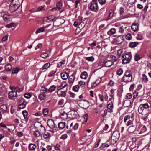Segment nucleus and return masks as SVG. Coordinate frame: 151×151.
Returning a JSON list of instances; mask_svg holds the SVG:
<instances>
[{"label":"nucleus","instance_id":"nucleus-1","mask_svg":"<svg viewBox=\"0 0 151 151\" xmlns=\"http://www.w3.org/2000/svg\"><path fill=\"white\" fill-rule=\"evenodd\" d=\"M132 58V55L130 52L127 54H124L122 57V60L124 64H127L129 62Z\"/></svg>","mask_w":151,"mask_h":151},{"label":"nucleus","instance_id":"nucleus-2","mask_svg":"<svg viewBox=\"0 0 151 151\" xmlns=\"http://www.w3.org/2000/svg\"><path fill=\"white\" fill-rule=\"evenodd\" d=\"M90 9L92 11L97 12L98 10V2L97 1L93 0L89 7Z\"/></svg>","mask_w":151,"mask_h":151},{"label":"nucleus","instance_id":"nucleus-3","mask_svg":"<svg viewBox=\"0 0 151 151\" xmlns=\"http://www.w3.org/2000/svg\"><path fill=\"white\" fill-rule=\"evenodd\" d=\"M123 79L125 82H129L131 81L132 78L130 72L128 71H126L123 77Z\"/></svg>","mask_w":151,"mask_h":151},{"label":"nucleus","instance_id":"nucleus-4","mask_svg":"<svg viewBox=\"0 0 151 151\" xmlns=\"http://www.w3.org/2000/svg\"><path fill=\"white\" fill-rule=\"evenodd\" d=\"M78 103L80 107L84 109L88 108L90 106L88 102L84 100H79Z\"/></svg>","mask_w":151,"mask_h":151},{"label":"nucleus","instance_id":"nucleus-5","mask_svg":"<svg viewBox=\"0 0 151 151\" xmlns=\"http://www.w3.org/2000/svg\"><path fill=\"white\" fill-rule=\"evenodd\" d=\"M68 117L73 119H76L78 118L79 115L77 112L72 110L70 111L68 113Z\"/></svg>","mask_w":151,"mask_h":151},{"label":"nucleus","instance_id":"nucleus-6","mask_svg":"<svg viewBox=\"0 0 151 151\" xmlns=\"http://www.w3.org/2000/svg\"><path fill=\"white\" fill-rule=\"evenodd\" d=\"M136 130L138 132V134H140L145 132L147 130V128L145 126L139 124L137 127Z\"/></svg>","mask_w":151,"mask_h":151},{"label":"nucleus","instance_id":"nucleus-7","mask_svg":"<svg viewBox=\"0 0 151 151\" xmlns=\"http://www.w3.org/2000/svg\"><path fill=\"white\" fill-rule=\"evenodd\" d=\"M27 102L25 99L23 98L21 99L19 104V107L20 109H23L26 107Z\"/></svg>","mask_w":151,"mask_h":151},{"label":"nucleus","instance_id":"nucleus-8","mask_svg":"<svg viewBox=\"0 0 151 151\" xmlns=\"http://www.w3.org/2000/svg\"><path fill=\"white\" fill-rule=\"evenodd\" d=\"M88 21V19L84 18L82 19L81 22L79 24L78 26L79 28H83L86 24Z\"/></svg>","mask_w":151,"mask_h":151},{"label":"nucleus","instance_id":"nucleus-9","mask_svg":"<svg viewBox=\"0 0 151 151\" xmlns=\"http://www.w3.org/2000/svg\"><path fill=\"white\" fill-rule=\"evenodd\" d=\"M10 1L12 2V4L17 6V9H20V11H18L17 12V13H19L21 10V8L20 7V2L19 0H10Z\"/></svg>","mask_w":151,"mask_h":151},{"label":"nucleus","instance_id":"nucleus-10","mask_svg":"<svg viewBox=\"0 0 151 151\" xmlns=\"http://www.w3.org/2000/svg\"><path fill=\"white\" fill-rule=\"evenodd\" d=\"M47 124L51 129H53L55 127L54 122L52 119H48L47 121Z\"/></svg>","mask_w":151,"mask_h":151},{"label":"nucleus","instance_id":"nucleus-11","mask_svg":"<svg viewBox=\"0 0 151 151\" xmlns=\"http://www.w3.org/2000/svg\"><path fill=\"white\" fill-rule=\"evenodd\" d=\"M17 96L16 91L14 90L10 92L9 94V98L11 99L13 97H16Z\"/></svg>","mask_w":151,"mask_h":151},{"label":"nucleus","instance_id":"nucleus-12","mask_svg":"<svg viewBox=\"0 0 151 151\" xmlns=\"http://www.w3.org/2000/svg\"><path fill=\"white\" fill-rule=\"evenodd\" d=\"M136 126L135 125H132L130 126L128 129V131L129 132L132 133L136 129Z\"/></svg>","mask_w":151,"mask_h":151},{"label":"nucleus","instance_id":"nucleus-13","mask_svg":"<svg viewBox=\"0 0 151 151\" xmlns=\"http://www.w3.org/2000/svg\"><path fill=\"white\" fill-rule=\"evenodd\" d=\"M123 41L124 40L122 36H119L117 38L116 42L117 44L119 45L122 43Z\"/></svg>","mask_w":151,"mask_h":151},{"label":"nucleus","instance_id":"nucleus-14","mask_svg":"<svg viewBox=\"0 0 151 151\" xmlns=\"http://www.w3.org/2000/svg\"><path fill=\"white\" fill-rule=\"evenodd\" d=\"M62 78L64 80L67 79L69 76V73H63L60 74Z\"/></svg>","mask_w":151,"mask_h":151},{"label":"nucleus","instance_id":"nucleus-15","mask_svg":"<svg viewBox=\"0 0 151 151\" xmlns=\"http://www.w3.org/2000/svg\"><path fill=\"white\" fill-rule=\"evenodd\" d=\"M116 29L114 28L111 29L108 32L107 34L109 35H112L115 34Z\"/></svg>","mask_w":151,"mask_h":151},{"label":"nucleus","instance_id":"nucleus-16","mask_svg":"<svg viewBox=\"0 0 151 151\" xmlns=\"http://www.w3.org/2000/svg\"><path fill=\"white\" fill-rule=\"evenodd\" d=\"M50 55V52L48 51H47L45 53L41 54L40 56L44 59H45Z\"/></svg>","mask_w":151,"mask_h":151},{"label":"nucleus","instance_id":"nucleus-17","mask_svg":"<svg viewBox=\"0 0 151 151\" xmlns=\"http://www.w3.org/2000/svg\"><path fill=\"white\" fill-rule=\"evenodd\" d=\"M65 91H59L57 92V94L59 96L63 97H64L66 95V93Z\"/></svg>","mask_w":151,"mask_h":151},{"label":"nucleus","instance_id":"nucleus-18","mask_svg":"<svg viewBox=\"0 0 151 151\" xmlns=\"http://www.w3.org/2000/svg\"><path fill=\"white\" fill-rule=\"evenodd\" d=\"M119 132L117 131L114 132L111 137L116 138L118 139L119 136Z\"/></svg>","mask_w":151,"mask_h":151},{"label":"nucleus","instance_id":"nucleus-19","mask_svg":"<svg viewBox=\"0 0 151 151\" xmlns=\"http://www.w3.org/2000/svg\"><path fill=\"white\" fill-rule=\"evenodd\" d=\"M107 108L110 110L108 111V112L111 113L113 112L112 109L113 108V105L112 102H110L108 104Z\"/></svg>","mask_w":151,"mask_h":151},{"label":"nucleus","instance_id":"nucleus-20","mask_svg":"<svg viewBox=\"0 0 151 151\" xmlns=\"http://www.w3.org/2000/svg\"><path fill=\"white\" fill-rule=\"evenodd\" d=\"M113 62L111 60H109L106 61L105 63V66L109 67L111 66L113 64Z\"/></svg>","mask_w":151,"mask_h":151},{"label":"nucleus","instance_id":"nucleus-21","mask_svg":"<svg viewBox=\"0 0 151 151\" xmlns=\"http://www.w3.org/2000/svg\"><path fill=\"white\" fill-rule=\"evenodd\" d=\"M65 125V123L64 122H61L58 124V127L60 129H62Z\"/></svg>","mask_w":151,"mask_h":151},{"label":"nucleus","instance_id":"nucleus-22","mask_svg":"<svg viewBox=\"0 0 151 151\" xmlns=\"http://www.w3.org/2000/svg\"><path fill=\"white\" fill-rule=\"evenodd\" d=\"M36 147V146L35 144L30 143L29 144L28 148L32 151H35Z\"/></svg>","mask_w":151,"mask_h":151},{"label":"nucleus","instance_id":"nucleus-23","mask_svg":"<svg viewBox=\"0 0 151 151\" xmlns=\"http://www.w3.org/2000/svg\"><path fill=\"white\" fill-rule=\"evenodd\" d=\"M2 16L3 17L4 21H7L9 20L10 17L9 15L6 14H5L3 15H2Z\"/></svg>","mask_w":151,"mask_h":151},{"label":"nucleus","instance_id":"nucleus-24","mask_svg":"<svg viewBox=\"0 0 151 151\" xmlns=\"http://www.w3.org/2000/svg\"><path fill=\"white\" fill-rule=\"evenodd\" d=\"M132 29L134 31H136L138 29L137 24L136 23H133L131 26Z\"/></svg>","mask_w":151,"mask_h":151},{"label":"nucleus","instance_id":"nucleus-25","mask_svg":"<svg viewBox=\"0 0 151 151\" xmlns=\"http://www.w3.org/2000/svg\"><path fill=\"white\" fill-rule=\"evenodd\" d=\"M87 76V73L85 71L81 73L80 76V78L82 79H86Z\"/></svg>","mask_w":151,"mask_h":151},{"label":"nucleus","instance_id":"nucleus-26","mask_svg":"<svg viewBox=\"0 0 151 151\" xmlns=\"http://www.w3.org/2000/svg\"><path fill=\"white\" fill-rule=\"evenodd\" d=\"M75 78L74 76L71 75L68 78V82L70 84H72L74 81Z\"/></svg>","mask_w":151,"mask_h":151},{"label":"nucleus","instance_id":"nucleus-27","mask_svg":"<svg viewBox=\"0 0 151 151\" xmlns=\"http://www.w3.org/2000/svg\"><path fill=\"white\" fill-rule=\"evenodd\" d=\"M61 86L62 87V88H65V91H67L68 88V85L67 83L65 82L62 83L61 84Z\"/></svg>","mask_w":151,"mask_h":151},{"label":"nucleus","instance_id":"nucleus-28","mask_svg":"<svg viewBox=\"0 0 151 151\" xmlns=\"http://www.w3.org/2000/svg\"><path fill=\"white\" fill-rule=\"evenodd\" d=\"M101 80V78H98L96 81L93 83L92 86V87H95L97 84H99Z\"/></svg>","mask_w":151,"mask_h":151},{"label":"nucleus","instance_id":"nucleus-29","mask_svg":"<svg viewBox=\"0 0 151 151\" xmlns=\"http://www.w3.org/2000/svg\"><path fill=\"white\" fill-rule=\"evenodd\" d=\"M118 140V139L111 137V144L113 145H114L116 143Z\"/></svg>","mask_w":151,"mask_h":151},{"label":"nucleus","instance_id":"nucleus-30","mask_svg":"<svg viewBox=\"0 0 151 151\" xmlns=\"http://www.w3.org/2000/svg\"><path fill=\"white\" fill-rule=\"evenodd\" d=\"M46 96V95L45 93H41L39 95L38 98L41 100H42L45 99Z\"/></svg>","mask_w":151,"mask_h":151},{"label":"nucleus","instance_id":"nucleus-31","mask_svg":"<svg viewBox=\"0 0 151 151\" xmlns=\"http://www.w3.org/2000/svg\"><path fill=\"white\" fill-rule=\"evenodd\" d=\"M50 66V64L49 63H45L43 66L41 68L42 70L46 69L49 68Z\"/></svg>","mask_w":151,"mask_h":151},{"label":"nucleus","instance_id":"nucleus-32","mask_svg":"<svg viewBox=\"0 0 151 151\" xmlns=\"http://www.w3.org/2000/svg\"><path fill=\"white\" fill-rule=\"evenodd\" d=\"M5 68L7 71H10L12 69V66L10 64H7L5 66Z\"/></svg>","mask_w":151,"mask_h":151},{"label":"nucleus","instance_id":"nucleus-33","mask_svg":"<svg viewBox=\"0 0 151 151\" xmlns=\"http://www.w3.org/2000/svg\"><path fill=\"white\" fill-rule=\"evenodd\" d=\"M51 136V135L50 133L47 132L44 134L43 137L45 139L47 140Z\"/></svg>","mask_w":151,"mask_h":151},{"label":"nucleus","instance_id":"nucleus-34","mask_svg":"<svg viewBox=\"0 0 151 151\" xmlns=\"http://www.w3.org/2000/svg\"><path fill=\"white\" fill-rule=\"evenodd\" d=\"M114 13V11L113 10L111 9L109 11V15L108 17V19H109L113 16Z\"/></svg>","mask_w":151,"mask_h":151},{"label":"nucleus","instance_id":"nucleus-35","mask_svg":"<svg viewBox=\"0 0 151 151\" xmlns=\"http://www.w3.org/2000/svg\"><path fill=\"white\" fill-rule=\"evenodd\" d=\"M45 28L44 27H42L39 28L36 31L35 33L36 34H37L38 33L44 32L45 31Z\"/></svg>","mask_w":151,"mask_h":151},{"label":"nucleus","instance_id":"nucleus-36","mask_svg":"<svg viewBox=\"0 0 151 151\" xmlns=\"http://www.w3.org/2000/svg\"><path fill=\"white\" fill-rule=\"evenodd\" d=\"M144 108L143 105L142 104H140L138 109V112L139 114H140L142 113L143 111L144 110Z\"/></svg>","mask_w":151,"mask_h":151},{"label":"nucleus","instance_id":"nucleus-37","mask_svg":"<svg viewBox=\"0 0 151 151\" xmlns=\"http://www.w3.org/2000/svg\"><path fill=\"white\" fill-rule=\"evenodd\" d=\"M83 117L84 119V121L83 122V124H85L86 123L88 119V114H85L83 116Z\"/></svg>","mask_w":151,"mask_h":151},{"label":"nucleus","instance_id":"nucleus-38","mask_svg":"<svg viewBox=\"0 0 151 151\" xmlns=\"http://www.w3.org/2000/svg\"><path fill=\"white\" fill-rule=\"evenodd\" d=\"M67 116H68V113L67 114L64 112H63L60 115V117L63 119L66 118Z\"/></svg>","mask_w":151,"mask_h":151},{"label":"nucleus","instance_id":"nucleus-39","mask_svg":"<svg viewBox=\"0 0 151 151\" xmlns=\"http://www.w3.org/2000/svg\"><path fill=\"white\" fill-rule=\"evenodd\" d=\"M19 9H17V6H16V5L14 4H13V5L12 6L11 8V10H12V12L17 11Z\"/></svg>","mask_w":151,"mask_h":151},{"label":"nucleus","instance_id":"nucleus-40","mask_svg":"<svg viewBox=\"0 0 151 151\" xmlns=\"http://www.w3.org/2000/svg\"><path fill=\"white\" fill-rule=\"evenodd\" d=\"M138 44L137 42H132L130 43L129 45L131 47H134L136 46Z\"/></svg>","mask_w":151,"mask_h":151},{"label":"nucleus","instance_id":"nucleus-41","mask_svg":"<svg viewBox=\"0 0 151 151\" xmlns=\"http://www.w3.org/2000/svg\"><path fill=\"white\" fill-rule=\"evenodd\" d=\"M141 78L142 80L145 82H147L148 81V79L147 76L144 74L142 75Z\"/></svg>","mask_w":151,"mask_h":151},{"label":"nucleus","instance_id":"nucleus-42","mask_svg":"<svg viewBox=\"0 0 151 151\" xmlns=\"http://www.w3.org/2000/svg\"><path fill=\"white\" fill-rule=\"evenodd\" d=\"M56 86L54 85L51 86L49 88V91L50 92H52L56 89Z\"/></svg>","mask_w":151,"mask_h":151},{"label":"nucleus","instance_id":"nucleus-43","mask_svg":"<svg viewBox=\"0 0 151 151\" xmlns=\"http://www.w3.org/2000/svg\"><path fill=\"white\" fill-rule=\"evenodd\" d=\"M61 21H62V20L61 19H57L55 21L54 23L55 24H56L57 23L61 22V23H60V24H58L57 25V26H59V25H60L63 23H61Z\"/></svg>","mask_w":151,"mask_h":151},{"label":"nucleus","instance_id":"nucleus-44","mask_svg":"<svg viewBox=\"0 0 151 151\" xmlns=\"http://www.w3.org/2000/svg\"><path fill=\"white\" fill-rule=\"evenodd\" d=\"M79 88V86L78 85H75L73 87V90L75 92H78Z\"/></svg>","mask_w":151,"mask_h":151},{"label":"nucleus","instance_id":"nucleus-45","mask_svg":"<svg viewBox=\"0 0 151 151\" xmlns=\"http://www.w3.org/2000/svg\"><path fill=\"white\" fill-rule=\"evenodd\" d=\"M94 58L93 56L86 57V59L89 61H93L94 60Z\"/></svg>","mask_w":151,"mask_h":151},{"label":"nucleus","instance_id":"nucleus-46","mask_svg":"<svg viewBox=\"0 0 151 151\" xmlns=\"http://www.w3.org/2000/svg\"><path fill=\"white\" fill-rule=\"evenodd\" d=\"M22 113L23 115V116L25 119L27 118L28 116V112L26 110H24L22 112Z\"/></svg>","mask_w":151,"mask_h":151},{"label":"nucleus","instance_id":"nucleus-47","mask_svg":"<svg viewBox=\"0 0 151 151\" xmlns=\"http://www.w3.org/2000/svg\"><path fill=\"white\" fill-rule=\"evenodd\" d=\"M19 70V68H15L13 69L12 73L13 74H16L18 73Z\"/></svg>","mask_w":151,"mask_h":151},{"label":"nucleus","instance_id":"nucleus-48","mask_svg":"<svg viewBox=\"0 0 151 151\" xmlns=\"http://www.w3.org/2000/svg\"><path fill=\"white\" fill-rule=\"evenodd\" d=\"M123 73V70L122 69L120 68L117 71V74L119 76L121 75Z\"/></svg>","mask_w":151,"mask_h":151},{"label":"nucleus","instance_id":"nucleus-49","mask_svg":"<svg viewBox=\"0 0 151 151\" xmlns=\"http://www.w3.org/2000/svg\"><path fill=\"white\" fill-rule=\"evenodd\" d=\"M62 4L60 2H58L57 4V8L59 10L61 9V7L62 6Z\"/></svg>","mask_w":151,"mask_h":151},{"label":"nucleus","instance_id":"nucleus-50","mask_svg":"<svg viewBox=\"0 0 151 151\" xmlns=\"http://www.w3.org/2000/svg\"><path fill=\"white\" fill-rule=\"evenodd\" d=\"M48 109L47 108H45L43 109V114L44 115H47L48 113Z\"/></svg>","mask_w":151,"mask_h":151},{"label":"nucleus","instance_id":"nucleus-51","mask_svg":"<svg viewBox=\"0 0 151 151\" xmlns=\"http://www.w3.org/2000/svg\"><path fill=\"white\" fill-rule=\"evenodd\" d=\"M132 125H134L133 124V121L130 120H129L126 123L127 126H128L130 125L131 126Z\"/></svg>","mask_w":151,"mask_h":151},{"label":"nucleus","instance_id":"nucleus-52","mask_svg":"<svg viewBox=\"0 0 151 151\" xmlns=\"http://www.w3.org/2000/svg\"><path fill=\"white\" fill-rule=\"evenodd\" d=\"M132 97V95L131 93H127L125 96V98L127 99H130Z\"/></svg>","mask_w":151,"mask_h":151},{"label":"nucleus","instance_id":"nucleus-53","mask_svg":"<svg viewBox=\"0 0 151 151\" xmlns=\"http://www.w3.org/2000/svg\"><path fill=\"white\" fill-rule=\"evenodd\" d=\"M1 109L4 111H5L6 110L7 107L6 106L5 104L2 105L1 106Z\"/></svg>","mask_w":151,"mask_h":151},{"label":"nucleus","instance_id":"nucleus-54","mask_svg":"<svg viewBox=\"0 0 151 151\" xmlns=\"http://www.w3.org/2000/svg\"><path fill=\"white\" fill-rule=\"evenodd\" d=\"M138 93L136 91H135L133 93V99H135L138 96Z\"/></svg>","mask_w":151,"mask_h":151},{"label":"nucleus","instance_id":"nucleus-55","mask_svg":"<svg viewBox=\"0 0 151 151\" xmlns=\"http://www.w3.org/2000/svg\"><path fill=\"white\" fill-rule=\"evenodd\" d=\"M126 39L129 40H130L131 39L132 35L130 33H128L127 35L126 36Z\"/></svg>","mask_w":151,"mask_h":151},{"label":"nucleus","instance_id":"nucleus-56","mask_svg":"<svg viewBox=\"0 0 151 151\" xmlns=\"http://www.w3.org/2000/svg\"><path fill=\"white\" fill-rule=\"evenodd\" d=\"M137 40H141L143 38V37L142 35L140 34H137Z\"/></svg>","mask_w":151,"mask_h":151},{"label":"nucleus","instance_id":"nucleus-57","mask_svg":"<svg viewBox=\"0 0 151 151\" xmlns=\"http://www.w3.org/2000/svg\"><path fill=\"white\" fill-rule=\"evenodd\" d=\"M54 17L52 16H48L47 18V19L49 20L50 21H52L54 19Z\"/></svg>","mask_w":151,"mask_h":151},{"label":"nucleus","instance_id":"nucleus-58","mask_svg":"<svg viewBox=\"0 0 151 151\" xmlns=\"http://www.w3.org/2000/svg\"><path fill=\"white\" fill-rule=\"evenodd\" d=\"M130 116L129 115H127L124 116V122H126L127 120L130 118Z\"/></svg>","mask_w":151,"mask_h":151},{"label":"nucleus","instance_id":"nucleus-59","mask_svg":"<svg viewBox=\"0 0 151 151\" xmlns=\"http://www.w3.org/2000/svg\"><path fill=\"white\" fill-rule=\"evenodd\" d=\"M60 145L57 144L55 146V149L56 150H60Z\"/></svg>","mask_w":151,"mask_h":151},{"label":"nucleus","instance_id":"nucleus-60","mask_svg":"<svg viewBox=\"0 0 151 151\" xmlns=\"http://www.w3.org/2000/svg\"><path fill=\"white\" fill-rule=\"evenodd\" d=\"M14 24L13 23H11L9 24H7L6 25V27L8 28H10L12 27H14Z\"/></svg>","mask_w":151,"mask_h":151},{"label":"nucleus","instance_id":"nucleus-61","mask_svg":"<svg viewBox=\"0 0 151 151\" xmlns=\"http://www.w3.org/2000/svg\"><path fill=\"white\" fill-rule=\"evenodd\" d=\"M31 96V95L29 93H26L24 95V97L27 98L29 99Z\"/></svg>","mask_w":151,"mask_h":151},{"label":"nucleus","instance_id":"nucleus-62","mask_svg":"<svg viewBox=\"0 0 151 151\" xmlns=\"http://www.w3.org/2000/svg\"><path fill=\"white\" fill-rule=\"evenodd\" d=\"M110 57L112 59V61L113 62H116L117 60V59L115 56L112 55H111Z\"/></svg>","mask_w":151,"mask_h":151},{"label":"nucleus","instance_id":"nucleus-63","mask_svg":"<svg viewBox=\"0 0 151 151\" xmlns=\"http://www.w3.org/2000/svg\"><path fill=\"white\" fill-rule=\"evenodd\" d=\"M140 58L138 54H136L134 56V59L136 61H138L139 60Z\"/></svg>","mask_w":151,"mask_h":151},{"label":"nucleus","instance_id":"nucleus-64","mask_svg":"<svg viewBox=\"0 0 151 151\" xmlns=\"http://www.w3.org/2000/svg\"><path fill=\"white\" fill-rule=\"evenodd\" d=\"M34 135L37 137H39L40 135V132L37 131H35L34 133Z\"/></svg>","mask_w":151,"mask_h":151}]
</instances>
